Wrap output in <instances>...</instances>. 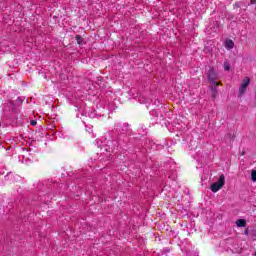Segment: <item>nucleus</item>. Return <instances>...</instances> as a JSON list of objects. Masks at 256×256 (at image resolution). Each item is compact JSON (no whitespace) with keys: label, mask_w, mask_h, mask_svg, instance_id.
Here are the masks:
<instances>
[{"label":"nucleus","mask_w":256,"mask_h":256,"mask_svg":"<svg viewBox=\"0 0 256 256\" xmlns=\"http://www.w3.org/2000/svg\"><path fill=\"white\" fill-rule=\"evenodd\" d=\"M114 130L116 133H121L122 135H125V134L129 133V124L116 123L114 125Z\"/></svg>","instance_id":"39448f33"},{"label":"nucleus","mask_w":256,"mask_h":256,"mask_svg":"<svg viewBox=\"0 0 256 256\" xmlns=\"http://www.w3.org/2000/svg\"><path fill=\"white\" fill-rule=\"evenodd\" d=\"M4 111L6 116L10 119H18L17 115H19V107L14 105L13 102H7L4 106Z\"/></svg>","instance_id":"f257e3e1"},{"label":"nucleus","mask_w":256,"mask_h":256,"mask_svg":"<svg viewBox=\"0 0 256 256\" xmlns=\"http://www.w3.org/2000/svg\"><path fill=\"white\" fill-rule=\"evenodd\" d=\"M251 179L255 183L256 182V170H252L251 172Z\"/></svg>","instance_id":"1a4fd4ad"},{"label":"nucleus","mask_w":256,"mask_h":256,"mask_svg":"<svg viewBox=\"0 0 256 256\" xmlns=\"http://www.w3.org/2000/svg\"><path fill=\"white\" fill-rule=\"evenodd\" d=\"M225 185V175L221 174L218 181L214 182L210 189L213 193H217Z\"/></svg>","instance_id":"7ed1b4c3"},{"label":"nucleus","mask_w":256,"mask_h":256,"mask_svg":"<svg viewBox=\"0 0 256 256\" xmlns=\"http://www.w3.org/2000/svg\"><path fill=\"white\" fill-rule=\"evenodd\" d=\"M75 39L78 45H83V37H81V35H76Z\"/></svg>","instance_id":"6e6552de"},{"label":"nucleus","mask_w":256,"mask_h":256,"mask_svg":"<svg viewBox=\"0 0 256 256\" xmlns=\"http://www.w3.org/2000/svg\"><path fill=\"white\" fill-rule=\"evenodd\" d=\"M237 227H247V220L245 219H238L236 221Z\"/></svg>","instance_id":"0eeeda50"},{"label":"nucleus","mask_w":256,"mask_h":256,"mask_svg":"<svg viewBox=\"0 0 256 256\" xmlns=\"http://www.w3.org/2000/svg\"><path fill=\"white\" fill-rule=\"evenodd\" d=\"M233 47H235V42H233V40L228 39L225 42V48L228 49V51H230V49H233Z\"/></svg>","instance_id":"423d86ee"},{"label":"nucleus","mask_w":256,"mask_h":256,"mask_svg":"<svg viewBox=\"0 0 256 256\" xmlns=\"http://www.w3.org/2000/svg\"><path fill=\"white\" fill-rule=\"evenodd\" d=\"M228 137H231V134H228Z\"/></svg>","instance_id":"2eb2a0df"},{"label":"nucleus","mask_w":256,"mask_h":256,"mask_svg":"<svg viewBox=\"0 0 256 256\" xmlns=\"http://www.w3.org/2000/svg\"><path fill=\"white\" fill-rule=\"evenodd\" d=\"M30 124L33 125V126H35V125H37V121L31 120Z\"/></svg>","instance_id":"9b49d317"},{"label":"nucleus","mask_w":256,"mask_h":256,"mask_svg":"<svg viewBox=\"0 0 256 256\" xmlns=\"http://www.w3.org/2000/svg\"><path fill=\"white\" fill-rule=\"evenodd\" d=\"M244 235H249V228H246V229H245Z\"/></svg>","instance_id":"f8f14e48"},{"label":"nucleus","mask_w":256,"mask_h":256,"mask_svg":"<svg viewBox=\"0 0 256 256\" xmlns=\"http://www.w3.org/2000/svg\"><path fill=\"white\" fill-rule=\"evenodd\" d=\"M18 123H20V124H21V123H23V121H21V120H20Z\"/></svg>","instance_id":"4468645a"},{"label":"nucleus","mask_w":256,"mask_h":256,"mask_svg":"<svg viewBox=\"0 0 256 256\" xmlns=\"http://www.w3.org/2000/svg\"><path fill=\"white\" fill-rule=\"evenodd\" d=\"M217 79H218V76H217V73L215 72V70L210 69L208 72V81H210V83H212V85H213V87H212L213 97H215V93H217V87L219 85V83H217Z\"/></svg>","instance_id":"f03ea898"},{"label":"nucleus","mask_w":256,"mask_h":256,"mask_svg":"<svg viewBox=\"0 0 256 256\" xmlns=\"http://www.w3.org/2000/svg\"><path fill=\"white\" fill-rule=\"evenodd\" d=\"M255 3H256V0H251L252 5H255Z\"/></svg>","instance_id":"ddd939ff"},{"label":"nucleus","mask_w":256,"mask_h":256,"mask_svg":"<svg viewBox=\"0 0 256 256\" xmlns=\"http://www.w3.org/2000/svg\"><path fill=\"white\" fill-rule=\"evenodd\" d=\"M224 69L226 71H230L231 70V65H229V62H224Z\"/></svg>","instance_id":"9d476101"},{"label":"nucleus","mask_w":256,"mask_h":256,"mask_svg":"<svg viewBox=\"0 0 256 256\" xmlns=\"http://www.w3.org/2000/svg\"><path fill=\"white\" fill-rule=\"evenodd\" d=\"M249 83H251V79L246 77L240 84L238 97H243L247 92V87H249Z\"/></svg>","instance_id":"20e7f679"}]
</instances>
